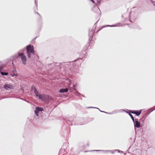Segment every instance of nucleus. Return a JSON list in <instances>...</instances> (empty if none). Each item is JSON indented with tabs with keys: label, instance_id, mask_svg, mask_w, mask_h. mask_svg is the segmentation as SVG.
Instances as JSON below:
<instances>
[{
	"label": "nucleus",
	"instance_id": "obj_12",
	"mask_svg": "<svg viewBox=\"0 0 155 155\" xmlns=\"http://www.w3.org/2000/svg\"><path fill=\"white\" fill-rule=\"evenodd\" d=\"M34 93L35 94V95L36 96L38 97L39 95H40L37 91H36V92H34Z\"/></svg>",
	"mask_w": 155,
	"mask_h": 155
},
{
	"label": "nucleus",
	"instance_id": "obj_1",
	"mask_svg": "<svg viewBox=\"0 0 155 155\" xmlns=\"http://www.w3.org/2000/svg\"><path fill=\"white\" fill-rule=\"evenodd\" d=\"M27 55L28 58H30L31 56L35 54L33 46L30 45L26 47Z\"/></svg>",
	"mask_w": 155,
	"mask_h": 155
},
{
	"label": "nucleus",
	"instance_id": "obj_15",
	"mask_svg": "<svg viewBox=\"0 0 155 155\" xmlns=\"http://www.w3.org/2000/svg\"><path fill=\"white\" fill-rule=\"evenodd\" d=\"M38 97H39V98L40 99H42L43 98L41 94L39 95Z\"/></svg>",
	"mask_w": 155,
	"mask_h": 155
},
{
	"label": "nucleus",
	"instance_id": "obj_17",
	"mask_svg": "<svg viewBox=\"0 0 155 155\" xmlns=\"http://www.w3.org/2000/svg\"><path fill=\"white\" fill-rule=\"evenodd\" d=\"M154 109H155V106L154 107Z\"/></svg>",
	"mask_w": 155,
	"mask_h": 155
},
{
	"label": "nucleus",
	"instance_id": "obj_9",
	"mask_svg": "<svg viewBox=\"0 0 155 155\" xmlns=\"http://www.w3.org/2000/svg\"><path fill=\"white\" fill-rule=\"evenodd\" d=\"M129 115L131 117L133 121L134 122V117L131 114H130V113L129 114Z\"/></svg>",
	"mask_w": 155,
	"mask_h": 155
},
{
	"label": "nucleus",
	"instance_id": "obj_2",
	"mask_svg": "<svg viewBox=\"0 0 155 155\" xmlns=\"http://www.w3.org/2000/svg\"><path fill=\"white\" fill-rule=\"evenodd\" d=\"M18 55L21 57L22 63L25 65L27 61V58L26 56L23 53H18Z\"/></svg>",
	"mask_w": 155,
	"mask_h": 155
},
{
	"label": "nucleus",
	"instance_id": "obj_16",
	"mask_svg": "<svg viewBox=\"0 0 155 155\" xmlns=\"http://www.w3.org/2000/svg\"><path fill=\"white\" fill-rule=\"evenodd\" d=\"M91 1H92L93 3H94V2L93 0H90Z\"/></svg>",
	"mask_w": 155,
	"mask_h": 155
},
{
	"label": "nucleus",
	"instance_id": "obj_8",
	"mask_svg": "<svg viewBox=\"0 0 155 155\" xmlns=\"http://www.w3.org/2000/svg\"><path fill=\"white\" fill-rule=\"evenodd\" d=\"M1 74L2 75H7L8 74V73H7V72H1Z\"/></svg>",
	"mask_w": 155,
	"mask_h": 155
},
{
	"label": "nucleus",
	"instance_id": "obj_14",
	"mask_svg": "<svg viewBox=\"0 0 155 155\" xmlns=\"http://www.w3.org/2000/svg\"><path fill=\"white\" fill-rule=\"evenodd\" d=\"M77 84H76L73 85L74 89V90H76V89L75 88L77 87Z\"/></svg>",
	"mask_w": 155,
	"mask_h": 155
},
{
	"label": "nucleus",
	"instance_id": "obj_13",
	"mask_svg": "<svg viewBox=\"0 0 155 155\" xmlns=\"http://www.w3.org/2000/svg\"><path fill=\"white\" fill-rule=\"evenodd\" d=\"M37 108H38L39 111H43V108H41V107H37Z\"/></svg>",
	"mask_w": 155,
	"mask_h": 155
},
{
	"label": "nucleus",
	"instance_id": "obj_10",
	"mask_svg": "<svg viewBox=\"0 0 155 155\" xmlns=\"http://www.w3.org/2000/svg\"><path fill=\"white\" fill-rule=\"evenodd\" d=\"M5 66V65H2L0 66V71H1L4 67Z\"/></svg>",
	"mask_w": 155,
	"mask_h": 155
},
{
	"label": "nucleus",
	"instance_id": "obj_3",
	"mask_svg": "<svg viewBox=\"0 0 155 155\" xmlns=\"http://www.w3.org/2000/svg\"><path fill=\"white\" fill-rule=\"evenodd\" d=\"M4 87L6 90H10L13 89V86L10 84H5Z\"/></svg>",
	"mask_w": 155,
	"mask_h": 155
},
{
	"label": "nucleus",
	"instance_id": "obj_6",
	"mask_svg": "<svg viewBox=\"0 0 155 155\" xmlns=\"http://www.w3.org/2000/svg\"><path fill=\"white\" fill-rule=\"evenodd\" d=\"M68 90L67 88L61 89L59 90V92L60 93H63L64 92H67Z\"/></svg>",
	"mask_w": 155,
	"mask_h": 155
},
{
	"label": "nucleus",
	"instance_id": "obj_4",
	"mask_svg": "<svg viewBox=\"0 0 155 155\" xmlns=\"http://www.w3.org/2000/svg\"><path fill=\"white\" fill-rule=\"evenodd\" d=\"M130 112L133 114H136V115L137 116H138L140 115V114H141L142 110H140L139 111H135V110H130Z\"/></svg>",
	"mask_w": 155,
	"mask_h": 155
},
{
	"label": "nucleus",
	"instance_id": "obj_11",
	"mask_svg": "<svg viewBox=\"0 0 155 155\" xmlns=\"http://www.w3.org/2000/svg\"><path fill=\"white\" fill-rule=\"evenodd\" d=\"M31 88H32V89L34 91V92H36V91H37V90H36V88L35 86H32L31 87Z\"/></svg>",
	"mask_w": 155,
	"mask_h": 155
},
{
	"label": "nucleus",
	"instance_id": "obj_7",
	"mask_svg": "<svg viewBox=\"0 0 155 155\" xmlns=\"http://www.w3.org/2000/svg\"><path fill=\"white\" fill-rule=\"evenodd\" d=\"M35 114H36L37 116H38V113L39 112V111L37 108V107L36 108V110L35 111Z\"/></svg>",
	"mask_w": 155,
	"mask_h": 155
},
{
	"label": "nucleus",
	"instance_id": "obj_5",
	"mask_svg": "<svg viewBox=\"0 0 155 155\" xmlns=\"http://www.w3.org/2000/svg\"><path fill=\"white\" fill-rule=\"evenodd\" d=\"M136 120H138V119H136V121L134 123L135 126L136 127L139 128L140 127V123Z\"/></svg>",
	"mask_w": 155,
	"mask_h": 155
}]
</instances>
